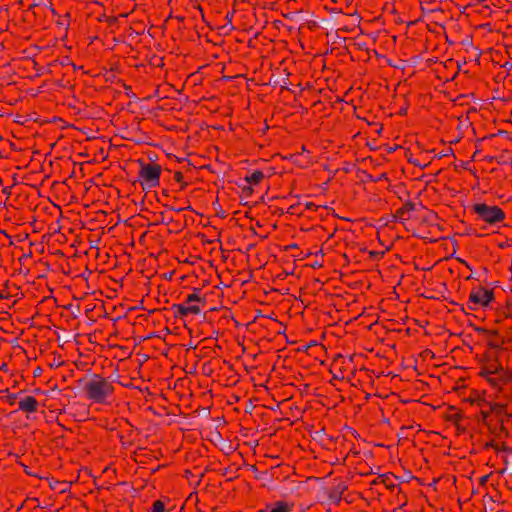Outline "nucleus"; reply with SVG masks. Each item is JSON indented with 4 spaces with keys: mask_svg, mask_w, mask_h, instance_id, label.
<instances>
[{
    "mask_svg": "<svg viewBox=\"0 0 512 512\" xmlns=\"http://www.w3.org/2000/svg\"><path fill=\"white\" fill-rule=\"evenodd\" d=\"M263 176L264 175L261 171H254L250 176L245 177V181L249 183H258Z\"/></svg>",
    "mask_w": 512,
    "mask_h": 512,
    "instance_id": "7",
    "label": "nucleus"
},
{
    "mask_svg": "<svg viewBox=\"0 0 512 512\" xmlns=\"http://www.w3.org/2000/svg\"><path fill=\"white\" fill-rule=\"evenodd\" d=\"M410 478H412V475L409 473V474H407V479H410Z\"/></svg>",
    "mask_w": 512,
    "mask_h": 512,
    "instance_id": "29",
    "label": "nucleus"
},
{
    "mask_svg": "<svg viewBox=\"0 0 512 512\" xmlns=\"http://www.w3.org/2000/svg\"><path fill=\"white\" fill-rule=\"evenodd\" d=\"M487 478H488V476H487V475H486V476H483V477L481 478L482 483H483V482H485V481L487 480Z\"/></svg>",
    "mask_w": 512,
    "mask_h": 512,
    "instance_id": "26",
    "label": "nucleus"
},
{
    "mask_svg": "<svg viewBox=\"0 0 512 512\" xmlns=\"http://www.w3.org/2000/svg\"><path fill=\"white\" fill-rule=\"evenodd\" d=\"M140 163V171L139 177L141 179V185L143 189H150L159 184V178L161 173V168L158 165L145 164L141 160Z\"/></svg>",
    "mask_w": 512,
    "mask_h": 512,
    "instance_id": "2",
    "label": "nucleus"
},
{
    "mask_svg": "<svg viewBox=\"0 0 512 512\" xmlns=\"http://www.w3.org/2000/svg\"><path fill=\"white\" fill-rule=\"evenodd\" d=\"M244 192H246L247 194H251L252 193V188L251 187H246V188H244Z\"/></svg>",
    "mask_w": 512,
    "mask_h": 512,
    "instance_id": "21",
    "label": "nucleus"
},
{
    "mask_svg": "<svg viewBox=\"0 0 512 512\" xmlns=\"http://www.w3.org/2000/svg\"><path fill=\"white\" fill-rule=\"evenodd\" d=\"M256 477L258 479H260V480H263V481H270L271 480L270 475H269L268 472L259 473Z\"/></svg>",
    "mask_w": 512,
    "mask_h": 512,
    "instance_id": "12",
    "label": "nucleus"
},
{
    "mask_svg": "<svg viewBox=\"0 0 512 512\" xmlns=\"http://www.w3.org/2000/svg\"><path fill=\"white\" fill-rule=\"evenodd\" d=\"M259 512H270V510H268V509L267 510H261Z\"/></svg>",
    "mask_w": 512,
    "mask_h": 512,
    "instance_id": "32",
    "label": "nucleus"
},
{
    "mask_svg": "<svg viewBox=\"0 0 512 512\" xmlns=\"http://www.w3.org/2000/svg\"><path fill=\"white\" fill-rule=\"evenodd\" d=\"M347 489V485L344 483H339L328 495L329 500L338 504L341 501V496L344 491Z\"/></svg>",
    "mask_w": 512,
    "mask_h": 512,
    "instance_id": "6",
    "label": "nucleus"
},
{
    "mask_svg": "<svg viewBox=\"0 0 512 512\" xmlns=\"http://www.w3.org/2000/svg\"><path fill=\"white\" fill-rule=\"evenodd\" d=\"M61 485H62V483L59 481H54V482L50 483V486L52 489H56L58 486H61Z\"/></svg>",
    "mask_w": 512,
    "mask_h": 512,
    "instance_id": "16",
    "label": "nucleus"
},
{
    "mask_svg": "<svg viewBox=\"0 0 512 512\" xmlns=\"http://www.w3.org/2000/svg\"><path fill=\"white\" fill-rule=\"evenodd\" d=\"M455 142H458V139H456V138H453V141H452V143H455Z\"/></svg>",
    "mask_w": 512,
    "mask_h": 512,
    "instance_id": "30",
    "label": "nucleus"
},
{
    "mask_svg": "<svg viewBox=\"0 0 512 512\" xmlns=\"http://www.w3.org/2000/svg\"><path fill=\"white\" fill-rule=\"evenodd\" d=\"M321 434H322V431L315 432L314 439H316L317 437H320Z\"/></svg>",
    "mask_w": 512,
    "mask_h": 512,
    "instance_id": "22",
    "label": "nucleus"
},
{
    "mask_svg": "<svg viewBox=\"0 0 512 512\" xmlns=\"http://www.w3.org/2000/svg\"><path fill=\"white\" fill-rule=\"evenodd\" d=\"M153 512H164V505L161 501L154 502Z\"/></svg>",
    "mask_w": 512,
    "mask_h": 512,
    "instance_id": "11",
    "label": "nucleus"
},
{
    "mask_svg": "<svg viewBox=\"0 0 512 512\" xmlns=\"http://www.w3.org/2000/svg\"><path fill=\"white\" fill-rule=\"evenodd\" d=\"M175 178H176V180H177L178 182H181V181H182V175H181V173H179V172L175 173Z\"/></svg>",
    "mask_w": 512,
    "mask_h": 512,
    "instance_id": "19",
    "label": "nucleus"
},
{
    "mask_svg": "<svg viewBox=\"0 0 512 512\" xmlns=\"http://www.w3.org/2000/svg\"><path fill=\"white\" fill-rule=\"evenodd\" d=\"M62 485H64V486H62V488L60 489V493H64V492H66V490H67V488H68V486H69V484H68V483H62Z\"/></svg>",
    "mask_w": 512,
    "mask_h": 512,
    "instance_id": "17",
    "label": "nucleus"
},
{
    "mask_svg": "<svg viewBox=\"0 0 512 512\" xmlns=\"http://www.w3.org/2000/svg\"><path fill=\"white\" fill-rule=\"evenodd\" d=\"M476 331H478V332H483L484 330H483V329H481V328H477V329H476Z\"/></svg>",
    "mask_w": 512,
    "mask_h": 512,
    "instance_id": "28",
    "label": "nucleus"
},
{
    "mask_svg": "<svg viewBox=\"0 0 512 512\" xmlns=\"http://www.w3.org/2000/svg\"><path fill=\"white\" fill-rule=\"evenodd\" d=\"M211 440L214 441V442L222 441V436H221V434L219 432L215 431V432L212 433Z\"/></svg>",
    "mask_w": 512,
    "mask_h": 512,
    "instance_id": "13",
    "label": "nucleus"
},
{
    "mask_svg": "<svg viewBox=\"0 0 512 512\" xmlns=\"http://www.w3.org/2000/svg\"><path fill=\"white\" fill-rule=\"evenodd\" d=\"M81 382L83 383L87 398L98 403L104 402L106 397L113 391L112 385L106 379L96 374L92 375L89 380H81Z\"/></svg>",
    "mask_w": 512,
    "mask_h": 512,
    "instance_id": "1",
    "label": "nucleus"
},
{
    "mask_svg": "<svg viewBox=\"0 0 512 512\" xmlns=\"http://www.w3.org/2000/svg\"><path fill=\"white\" fill-rule=\"evenodd\" d=\"M37 407V401L32 396H27L20 400L19 408L23 411L34 412Z\"/></svg>",
    "mask_w": 512,
    "mask_h": 512,
    "instance_id": "5",
    "label": "nucleus"
},
{
    "mask_svg": "<svg viewBox=\"0 0 512 512\" xmlns=\"http://www.w3.org/2000/svg\"><path fill=\"white\" fill-rule=\"evenodd\" d=\"M220 216H221V217H225V213H224V211H222V210H221V212H220Z\"/></svg>",
    "mask_w": 512,
    "mask_h": 512,
    "instance_id": "27",
    "label": "nucleus"
},
{
    "mask_svg": "<svg viewBox=\"0 0 512 512\" xmlns=\"http://www.w3.org/2000/svg\"><path fill=\"white\" fill-rule=\"evenodd\" d=\"M469 300L474 305L488 306L493 300V293L489 290L481 289L480 291L472 292Z\"/></svg>",
    "mask_w": 512,
    "mask_h": 512,
    "instance_id": "4",
    "label": "nucleus"
},
{
    "mask_svg": "<svg viewBox=\"0 0 512 512\" xmlns=\"http://www.w3.org/2000/svg\"><path fill=\"white\" fill-rule=\"evenodd\" d=\"M60 365H62V362L54 361L53 363L50 364L51 367H59Z\"/></svg>",
    "mask_w": 512,
    "mask_h": 512,
    "instance_id": "20",
    "label": "nucleus"
},
{
    "mask_svg": "<svg viewBox=\"0 0 512 512\" xmlns=\"http://www.w3.org/2000/svg\"><path fill=\"white\" fill-rule=\"evenodd\" d=\"M270 512H288L289 508L288 506L283 502H277L275 504V507L269 509Z\"/></svg>",
    "mask_w": 512,
    "mask_h": 512,
    "instance_id": "8",
    "label": "nucleus"
},
{
    "mask_svg": "<svg viewBox=\"0 0 512 512\" xmlns=\"http://www.w3.org/2000/svg\"><path fill=\"white\" fill-rule=\"evenodd\" d=\"M194 301L202 302V303L205 302V300L203 298H201L199 295V289H195L194 293L190 294L187 297V302H194Z\"/></svg>",
    "mask_w": 512,
    "mask_h": 512,
    "instance_id": "9",
    "label": "nucleus"
},
{
    "mask_svg": "<svg viewBox=\"0 0 512 512\" xmlns=\"http://www.w3.org/2000/svg\"><path fill=\"white\" fill-rule=\"evenodd\" d=\"M173 308L177 311V314L181 315V316H185L189 313V310L187 306H184L182 304H175L173 306Z\"/></svg>",
    "mask_w": 512,
    "mask_h": 512,
    "instance_id": "10",
    "label": "nucleus"
},
{
    "mask_svg": "<svg viewBox=\"0 0 512 512\" xmlns=\"http://www.w3.org/2000/svg\"><path fill=\"white\" fill-rule=\"evenodd\" d=\"M450 153H453V151L452 149L448 148L447 151H443V153H441L439 157L446 156Z\"/></svg>",
    "mask_w": 512,
    "mask_h": 512,
    "instance_id": "18",
    "label": "nucleus"
},
{
    "mask_svg": "<svg viewBox=\"0 0 512 512\" xmlns=\"http://www.w3.org/2000/svg\"><path fill=\"white\" fill-rule=\"evenodd\" d=\"M41 373V369L40 368H37L34 372V375L37 376Z\"/></svg>",
    "mask_w": 512,
    "mask_h": 512,
    "instance_id": "23",
    "label": "nucleus"
},
{
    "mask_svg": "<svg viewBox=\"0 0 512 512\" xmlns=\"http://www.w3.org/2000/svg\"><path fill=\"white\" fill-rule=\"evenodd\" d=\"M473 211L479 218L489 224H496L505 217L504 212L497 206H488L484 203H478L473 206Z\"/></svg>",
    "mask_w": 512,
    "mask_h": 512,
    "instance_id": "3",
    "label": "nucleus"
},
{
    "mask_svg": "<svg viewBox=\"0 0 512 512\" xmlns=\"http://www.w3.org/2000/svg\"><path fill=\"white\" fill-rule=\"evenodd\" d=\"M188 310H189V313H193V314H199L201 312L200 308L196 305L190 306L188 308Z\"/></svg>",
    "mask_w": 512,
    "mask_h": 512,
    "instance_id": "14",
    "label": "nucleus"
},
{
    "mask_svg": "<svg viewBox=\"0 0 512 512\" xmlns=\"http://www.w3.org/2000/svg\"><path fill=\"white\" fill-rule=\"evenodd\" d=\"M405 209H407L409 211H413V210H415V205L413 203H411V202H408L405 205Z\"/></svg>",
    "mask_w": 512,
    "mask_h": 512,
    "instance_id": "15",
    "label": "nucleus"
},
{
    "mask_svg": "<svg viewBox=\"0 0 512 512\" xmlns=\"http://www.w3.org/2000/svg\"><path fill=\"white\" fill-rule=\"evenodd\" d=\"M455 142H458V139H456V138H453V141H452V143H455Z\"/></svg>",
    "mask_w": 512,
    "mask_h": 512,
    "instance_id": "31",
    "label": "nucleus"
},
{
    "mask_svg": "<svg viewBox=\"0 0 512 512\" xmlns=\"http://www.w3.org/2000/svg\"><path fill=\"white\" fill-rule=\"evenodd\" d=\"M16 398H17L16 394H13V395L10 396V400H12V401L15 400Z\"/></svg>",
    "mask_w": 512,
    "mask_h": 512,
    "instance_id": "25",
    "label": "nucleus"
},
{
    "mask_svg": "<svg viewBox=\"0 0 512 512\" xmlns=\"http://www.w3.org/2000/svg\"><path fill=\"white\" fill-rule=\"evenodd\" d=\"M320 266H321V264H320V263H318V262H314V263L312 264V267H314V268H316V267H320Z\"/></svg>",
    "mask_w": 512,
    "mask_h": 512,
    "instance_id": "24",
    "label": "nucleus"
}]
</instances>
